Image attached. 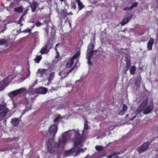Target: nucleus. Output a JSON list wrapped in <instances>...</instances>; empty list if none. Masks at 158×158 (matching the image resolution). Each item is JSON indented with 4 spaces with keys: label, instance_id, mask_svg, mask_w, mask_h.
I'll return each instance as SVG.
<instances>
[{
    "label": "nucleus",
    "instance_id": "nucleus-34",
    "mask_svg": "<svg viewBox=\"0 0 158 158\" xmlns=\"http://www.w3.org/2000/svg\"><path fill=\"white\" fill-rule=\"evenodd\" d=\"M135 70V66H132L130 70V72L131 74H133Z\"/></svg>",
    "mask_w": 158,
    "mask_h": 158
},
{
    "label": "nucleus",
    "instance_id": "nucleus-55",
    "mask_svg": "<svg viewBox=\"0 0 158 158\" xmlns=\"http://www.w3.org/2000/svg\"><path fill=\"white\" fill-rule=\"evenodd\" d=\"M112 157V156H111V155H108L107 156V158H111Z\"/></svg>",
    "mask_w": 158,
    "mask_h": 158
},
{
    "label": "nucleus",
    "instance_id": "nucleus-37",
    "mask_svg": "<svg viewBox=\"0 0 158 158\" xmlns=\"http://www.w3.org/2000/svg\"><path fill=\"white\" fill-rule=\"evenodd\" d=\"M71 8H73L74 10L76 8V3L74 2L71 3Z\"/></svg>",
    "mask_w": 158,
    "mask_h": 158
},
{
    "label": "nucleus",
    "instance_id": "nucleus-12",
    "mask_svg": "<svg viewBox=\"0 0 158 158\" xmlns=\"http://www.w3.org/2000/svg\"><path fill=\"white\" fill-rule=\"evenodd\" d=\"M80 55V52L78 51L71 58L70 60L67 62L66 64V67L68 68H70L73 64L74 59H76Z\"/></svg>",
    "mask_w": 158,
    "mask_h": 158
},
{
    "label": "nucleus",
    "instance_id": "nucleus-36",
    "mask_svg": "<svg viewBox=\"0 0 158 158\" xmlns=\"http://www.w3.org/2000/svg\"><path fill=\"white\" fill-rule=\"evenodd\" d=\"M95 148L98 151H100L102 150L103 148L102 146H97L95 147Z\"/></svg>",
    "mask_w": 158,
    "mask_h": 158
},
{
    "label": "nucleus",
    "instance_id": "nucleus-63",
    "mask_svg": "<svg viewBox=\"0 0 158 158\" xmlns=\"http://www.w3.org/2000/svg\"><path fill=\"white\" fill-rule=\"evenodd\" d=\"M118 157H119V156H115V157H114L113 158H118Z\"/></svg>",
    "mask_w": 158,
    "mask_h": 158
},
{
    "label": "nucleus",
    "instance_id": "nucleus-19",
    "mask_svg": "<svg viewBox=\"0 0 158 158\" xmlns=\"http://www.w3.org/2000/svg\"><path fill=\"white\" fill-rule=\"evenodd\" d=\"M141 76H138L135 80V85L138 88L139 87L141 84Z\"/></svg>",
    "mask_w": 158,
    "mask_h": 158
},
{
    "label": "nucleus",
    "instance_id": "nucleus-17",
    "mask_svg": "<svg viewBox=\"0 0 158 158\" xmlns=\"http://www.w3.org/2000/svg\"><path fill=\"white\" fill-rule=\"evenodd\" d=\"M154 40L153 38H151L148 42L147 45V48L150 50H151L152 49V46L154 43Z\"/></svg>",
    "mask_w": 158,
    "mask_h": 158
},
{
    "label": "nucleus",
    "instance_id": "nucleus-28",
    "mask_svg": "<svg viewBox=\"0 0 158 158\" xmlns=\"http://www.w3.org/2000/svg\"><path fill=\"white\" fill-rule=\"evenodd\" d=\"M8 41L4 39H0V45L2 46L7 43Z\"/></svg>",
    "mask_w": 158,
    "mask_h": 158
},
{
    "label": "nucleus",
    "instance_id": "nucleus-35",
    "mask_svg": "<svg viewBox=\"0 0 158 158\" xmlns=\"http://www.w3.org/2000/svg\"><path fill=\"white\" fill-rule=\"evenodd\" d=\"M75 66H75L74 67L72 68L68 72H66V75H64V77H63L64 78L65 77L67 76L69 73L72 72L73 70H74L75 67Z\"/></svg>",
    "mask_w": 158,
    "mask_h": 158
},
{
    "label": "nucleus",
    "instance_id": "nucleus-49",
    "mask_svg": "<svg viewBox=\"0 0 158 158\" xmlns=\"http://www.w3.org/2000/svg\"><path fill=\"white\" fill-rule=\"evenodd\" d=\"M110 155H111V156H112V157L113 156H114L116 155H115V152H111V154H110Z\"/></svg>",
    "mask_w": 158,
    "mask_h": 158
},
{
    "label": "nucleus",
    "instance_id": "nucleus-2",
    "mask_svg": "<svg viewBox=\"0 0 158 158\" xmlns=\"http://www.w3.org/2000/svg\"><path fill=\"white\" fill-rule=\"evenodd\" d=\"M54 142V138L49 136L47 143V148L48 151L52 155L58 154L59 155L63 152V148H60L59 150H53L52 143ZM60 148H59L60 149Z\"/></svg>",
    "mask_w": 158,
    "mask_h": 158
},
{
    "label": "nucleus",
    "instance_id": "nucleus-24",
    "mask_svg": "<svg viewBox=\"0 0 158 158\" xmlns=\"http://www.w3.org/2000/svg\"><path fill=\"white\" fill-rule=\"evenodd\" d=\"M94 46L93 44H89L88 47V49L87 51V53H89L90 52L92 51L94 49Z\"/></svg>",
    "mask_w": 158,
    "mask_h": 158
},
{
    "label": "nucleus",
    "instance_id": "nucleus-42",
    "mask_svg": "<svg viewBox=\"0 0 158 158\" xmlns=\"http://www.w3.org/2000/svg\"><path fill=\"white\" fill-rule=\"evenodd\" d=\"M6 106L5 104L0 105V111L3 110Z\"/></svg>",
    "mask_w": 158,
    "mask_h": 158
},
{
    "label": "nucleus",
    "instance_id": "nucleus-47",
    "mask_svg": "<svg viewBox=\"0 0 158 158\" xmlns=\"http://www.w3.org/2000/svg\"><path fill=\"white\" fill-rule=\"evenodd\" d=\"M30 72L29 69H28V73L27 74V77H28L30 76Z\"/></svg>",
    "mask_w": 158,
    "mask_h": 158
},
{
    "label": "nucleus",
    "instance_id": "nucleus-58",
    "mask_svg": "<svg viewBox=\"0 0 158 158\" xmlns=\"http://www.w3.org/2000/svg\"><path fill=\"white\" fill-rule=\"evenodd\" d=\"M38 73H40V69L38 70L37 72V74Z\"/></svg>",
    "mask_w": 158,
    "mask_h": 158
},
{
    "label": "nucleus",
    "instance_id": "nucleus-61",
    "mask_svg": "<svg viewBox=\"0 0 158 158\" xmlns=\"http://www.w3.org/2000/svg\"><path fill=\"white\" fill-rule=\"evenodd\" d=\"M60 44H56V47H57V46H59V45Z\"/></svg>",
    "mask_w": 158,
    "mask_h": 158
},
{
    "label": "nucleus",
    "instance_id": "nucleus-57",
    "mask_svg": "<svg viewBox=\"0 0 158 158\" xmlns=\"http://www.w3.org/2000/svg\"><path fill=\"white\" fill-rule=\"evenodd\" d=\"M90 14V12H89V11L87 12V13L86 14V15L87 16H88V15H89Z\"/></svg>",
    "mask_w": 158,
    "mask_h": 158
},
{
    "label": "nucleus",
    "instance_id": "nucleus-3",
    "mask_svg": "<svg viewBox=\"0 0 158 158\" xmlns=\"http://www.w3.org/2000/svg\"><path fill=\"white\" fill-rule=\"evenodd\" d=\"M79 144H78L76 145L74 144V147L72 149L64 152V153L65 155L66 156H69L71 155L76 156L77 155H79L81 152H85L84 149L83 148H81L79 149V148L77 146Z\"/></svg>",
    "mask_w": 158,
    "mask_h": 158
},
{
    "label": "nucleus",
    "instance_id": "nucleus-59",
    "mask_svg": "<svg viewBox=\"0 0 158 158\" xmlns=\"http://www.w3.org/2000/svg\"><path fill=\"white\" fill-rule=\"evenodd\" d=\"M71 86V85H70V84H67L66 85V87H69L70 86Z\"/></svg>",
    "mask_w": 158,
    "mask_h": 158
},
{
    "label": "nucleus",
    "instance_id": "nucleus-21",
    "mask_svg": "<svg viewBox=\"0 0 158 158\" xmlns=\"http://www.w3.org/2000/svg\"><path fill=\"white\" fill-rule=\"evenodd\" d=\"M76 2L77 3L79 10H81L84 8V6L83 5L82 3L80 1V0H76Z\"/></svg>",
    "mask_w": 158,
    "mask_h": 158
},
{
    "label": "nucleus",
    "instance_id": "nucleus-5",
    "mask_svg": "<svg viewBox=\"0 0 158 158\" xmlns=\"http://www.w3.org/2000/svg\"><path fill=\"white\" fill-rule=\"evenodd\" d=\"M48 21L47 20L46 21V19L45 18H42L41 19H40V26L42 24H44L43 22L45 23V27H44L43 28V30H42V31L43 32H44V31L45 32V34H46V35H47L48 38L49 39L50 36L49 35H48Z\"/></svg>",
    "mask_w": 158,
    "mask_h": 158
},
{
    "label": "nucleus",
    "instance_id": "nucleus-48",
    "mask_svg": "<svg viewBox=\"0 0 158 158\" xmlns=\"http://www.w3.org/2000/svg\"><path fill=\"white\" fill-rule=\"evenodd\" d=\"M88 126L87 124L86 123H85L84 124V128L86 129H88Z\"/></svg>",
    "mask_w": 158,
    "mask_h": 158
},
{
    "label": "nucleus",
    "instance_id": "nucleus-15",
    "mask_svg": "<svg viewBox=\"0 0 158 158\" xmlns=\"http://www.w3.org/2000/svg\"><path fill=\"white\" fill-rule=\"evenodd\" d=\"M10 122L12 125L15 127L18 126L20 122L19 119L16 117L14 118L11 119Z\"/></svg>",
    "mask_w": 158,
    "mask_h": 158
},
{
    "label": "nucleus",
    "instance_id": "nucleus-60",
    "mask_svg": "<svg viewBox=\"0 0 158 158\" xmlns=\"http://www.w3.org/2000/svg\"><path fill=\"white\" fill-rule=\"evenodd\" d=\"M45 6H44L42 8H40V10H42V9H44V8H45Z\"/></svg>",
    "mask_w": 158,
    "mask_h": 158
},
{
    "label": "nucleus",
    "instance_id": "nucleus-14",
    "mask_svg": "<svg viewBox=\"0 0 158 158\" xmlns=\"http://www.w3.org/2000/svg\"><path fill=\"white\" fill-rule=\"evenodd\" d=\"M126 65L124 68L122 72L123 73L126 74V72L129 69L131 66V62L130 59L128 57H127L126 59Z\"/></svg>",
    "mask_w": 158,
    "mask_h": 158
},
{
    "label": "nucleus",
    "instance_id": "nucleus-38",
    "mask_svg": "<svg viewBox=\"0 0 158 158\" xmlns=\"http://www.w3.org/2000/svg\"><path fill=\"white\" fill-rule=\"evenodd\" d=\"M127 105L125 104H123V108L122 110L126 112H127Z\"/></svg>",
    "mask_w": 158,
    "mask_h": 158
},
{
    "label": "nucleus",
    "instance_id": "nucleus-50",
    "mask_svg": "<svg viewBox=\"0 0 158 158\" xmlns=\"http://www.w3.org/2000/svg\"><path fill=\"white\" fill-rule=\"evenodd\" d=\"M31 31V29L29 28L28 29H26L25 30V32H30Z\"/></svg>",
    "mask_w": 158,
    "mask_h": 158
},
{
    "label": "nucleus",
    "instance_id": "nucleus-41",
    "mask_svg": "<svg viewBox=\"0 0 158 158\" xmlns=\"http://www.w3.org/2000/svg\"><path fill=\"white\" fill-rule=\"evenodd\" d=\"M138 3L135 2L133 3L132 6H131V7L132 9L133 8L136 7Z\"/></svg>",
    "mask_w": 158,
    "mask_h": 158
},
{
    "label": "nucleus",
    "instance_id": "nucleus-33",
    "mask_svg": "<svg viewBox=\"0 0 158 158\" xmlns=\"http://www.w3.org/2000/svg\"><path fill=\"white\" fill-rule=\"evenodd\" d=\"M38 83V80H36L35 81L34 83H33L32 85L29 88V90H30V89H32V88L35 86L36 84H37Z\"/></svg>",
    "mask_w": 158,
    "mask_h": 158
},
{
    "label": "nucleus",
    "instance_id": "nucleus-6",
    "mask_svg": "<svg viewBox=\"0 0 158 158\" xmlns=\"http://www.w3.org/2000/svg\"><path fill=\"white\" fill-rule=\"evenodd\" d=\"M25 90V88H21L20 89L13 91L9 92L8 94V95L10 97L12 98L15 96H16L18 94L23 93L24 91Z\"/></svg>",
    "mask_w": 158,
    "mask_h": 158
},
{
    "label": "nucleus",
    "instance_id": "nucleus-27",
    "mask_svg": "<svg viewBox=\"0 0 158 158\" xmlns=\"http://www.w3.org/2000/svg\"><path fill=\"white\" fill-rule=\"evenodd\" d=\"M51 36L50 37L53 38L56 33V30L53 27H52Z\"/></svg>",
    "mask_w": 158,
    "mask_h": 158
},
{
    "label": "nucleus",
    "instance_id": "nucleus-44",
    "mask_svg": "<svg viewBox=\"0 0 158 158\" xmlns=\"http://www.w3.org/2000/svg\"><path fill=\"white\" fill-rule=\"evenodd\" d=\"M126 112L124 110H122L121 111H120L119 113V114L121 115H123V114H125V112Z\"/></svg>",
    "mask_w": 158,
    "mask_h": 158
},
{
    "label": "nucleus",
    "instance_id": "nucleus-26",
    "mask_svg": "<svg viewBox=\"0 0 158 158\" xmlns=\"http://www.w3.org/2000/svg\"><path fill=\"white\" fill-rule=\"evenodd\" d=\"M48 91L47 88L44 87H40V94H45Z\"/></svg>",
    "mask_w": 158,
    "mask_h": 158
},
{
    "label": "nucleus",
    "instance_id": "nucleus-62",
    "mask_svg": "<svg viewBox=\"0 0 158 158\" xmlns=\"http://www.w3.org/2000/svg\"><path fill=\"white\" fill-rule=\"evenodd\" d=\"M89 156V155H88L86 156L84 158H88Z\"/></svg>",
    "mask_w": 158,
    "mask_h": 158
},
{
    "label": "nucleus",
    "instance_id": "nucleus-8",
    "mask_svg": "<svg viewBox=\"0 0 158 158\" xmlns=\"http://www.w3.org/2000/svg\"><path fill=\"white\" fill-rule=\"evenodd\" d=\"M57 130V127L56 125H52L48 129L49 137L54 138Z\"/></svg>",
    "mask_w": 158,
    "mask_h": 158
},
{
    "label": "nucleus",
    "instance_id": "nucleus-22",
    "mask_svg": "<svg viewBox=\"0 0 158 158\" xmlns=\"http://www.w3.org/2000/svg\"><path fill=\"white\" fill-rule=\"evenodd\" d=\"M23 8L22 6L16 7L14 8V11L15 12L19 13L23 12Z\"/></svg>",
    "mask_w": 158,
    "mask_h": 158
},
{
    "label": "nucleus",
    "instance_id": "nucleus-56",
    "mask_svg": "<svg viewBox=\"0 0 158 158\" xmlns=\"http://www.w3.org/2000/svg\"><path fill=\"white\" fill-rule=\"evenodd\" d=\"M114 152L115 154V155L119 154L120 153V152Z\"/></svg>",
    "mask_w": 158,
    "mask_h": 158
},
{
    "label": "nucleus",
    "instance_id": "nucleus-29",
    "mask_svg": "<svg viewBox=\"0 0 158 158\" xmlns=\"http://www.w3.org/2000/svg\"><path fill=\"white\" fill-rule=\"evenodd\" d=\"M98 52V51L97 50H93L91 52H90L89 53H87V54L89 55L92 57V56L94 55L96 53Z\"/></svg>",
    "mask_w": 158,
    "mask_h": 158
},
{
    "label": "nucleus",
    "instance_id": "nucleus-11",
    "mask_svg": "<svg viewBox=\"0 0 158 158\" xmlns=\"http://www.w3.org/2000/svg\"><path fill=\"white\" fill-rule=\"evenodd\" d=\"M132 17V15L129 13H126L124 15V18L121 23L122 26L127 23Z\"/></svg>",
    "mask_w": 158,
    "mask_h": 158
},
{
    "label": "nucleus",
    "instance_id": "nucleus-64",
    "mask_svg": "<svg viewBox=\"0 0 158 158\" xmlns=\"http://www.w3.org/2000/svg\"><path fill=\"white\" fill-rule=\"evenodd\" d=\"M55 50H56V52H58L57 49V48H56V47H55Z\"/></svg>",
    "mask_w": 158,
    "mask_h": 158
},
{
    "label": "nucleus",
    "instance_id": "nucleus-18",
    "mask_svg": "<svg viewBox=\"0 0 158 158\" xmlns=\"http://www.w3.org/2000/svg\"><path fill=\"white\" fill-rule=\"evenodd\" d=\"M31 106H32L31 105H30L28 103H27L26 105L25 110L22 111L23 113L22 115H23L26 112H27L30 110H31Z\"/></svg>",
    "mask_w": 158,
    "mask_h": 158
},
{
    "label": "nucleus",
    "instance_id": "nucleus-40",
    "mask_svg": "<svg viewBox=\"0 0 158 158\" xmlns=\"http://www.w3.org/2000/svg\"><path fill=\"white\" fill-rule=\"evenodd\" d=\"M60 117H58V116L56 117L55 118V119L54 120V121L55 122V123H56L57 124V122H59V121L60 120Z\"/></svg>",
    "mask_w": 158,
    "mask_h": 158
},
{
    "label": "nucleus",
    "instance_id": "nucleus-10",
    "mask_svg": "<svg viewBox=\"0 0 158 158\" xmlns=\"http://www.w3.org/2000/svg\"><path fill=\"white\" fill-rule=\"evenodd\" d=\"M64 145H63V139H59L58 143H55L54 144V148H53V150H59L60 148L59 149V148H60L62 147L63 148V152L64 151L63 147Z\"/></svg>",
    "mask_w": 158,
    "mask_h": 158
},
{
    "label": "nucleus",
    "instance_id": "nucleus-31",
    "mask_svg": "<svg viewBox=\"0 0 158 158\" xmlns=\"http://www.w3.org/2000/svg\"><path fill=\"white\" fill-rule=\"evenodd\" d=\"M31 90L32 89H30L29 91L34 94H40V87L37 88L35 89L34 91H32Z\"/></svg>",
    "mask_w": 158,
    "mask_h": 158
},
{
    "label": "nucleus",
    "instance_id": "nucleus-52",
    "mask_svg": "<svg viewBox=\"0 0 158 158\" xmlns=\"http://www.w3.org/2000/svg\"><path fill=\"white\" fill-rule=\"evenodd\" d=\"M35 25L37 27H39L40 26V22H38L36 23Z\"/></svg>",
    "mask_w": 158,
    "mask_h": 158
},
{
    "label": "nucleus",
    "instance_id": "nucleus-51",
    "mask_svg": "<svg viewBox=\"0 0 158 158\" xmlns=\"http://www.w3.org/2000/svg\"><path fill=\"white\" fill-rule=\"evenodd\" d=\"M56 53H57V55L56 56V57L57 58H58L59 57L60 55H59V53L58 52H57Z\"/></svg>",
    "mask_w": 158,
    "mask_h": 158
},
{
    "label": "nucleus",
    "instance_id": "nucleus-13",
    "mask_svg": "<svg viewBox=\"0 0 158 158\" xmlns=\"http://www.w3.org/2000/svg\"><path fill=\"white\" fill-rule=\"evenodd\" d=\"M153 109V104L152 102V104L149 105L144 108L143 111V113L144 114H148L149 113H151L152 112Z\"/></svg>",
    "mask_w": 158,
    "mask_h": 158
},
{
    "label": "nucleus",
    "instance_id": "nucleus-20",
    "mask_svg": "<svg viewBox=\"0 0 158 158\" xmlns=\"http://www.w3.org/2000/svg\"><path fill=\"white\" fill-rule=\"evenodd\" d=\"M8 112V108H6L0 113V116L2 117H5L7 115Z\"/></svg>",
    "mask_w": 158,
    "mask_h": 158
},
{
    "label": "nucleus",
    "instance_id": "nucleus-39",
    "mask_svg": "<svg viewBox=\"0 0 158 158\" xmlns=\"http://www.w3.org/2000/svg\"><path fill=\"white\" fill-rule=\"evenodd\" d=\"M34 60L36 62L39 63L40 62V55L37 56L36 58H35Z\"/></svg>",
    "mask_w": 158,
    "mask_h": 158
},
{
    "label": "nucleus",
    "instance_id": "nucleus-32",
    "mask_svg": "<svg viewBox=\"0 0 158 158\" xmlns=\"http://www.w3.org/2000/svg\"><path fill=\"white\" fill-rule=\"evenodd\" d=\"M23 16L21 15L18 21V23L20 24L21 26H22L23 25L22 22L23 21H24V19L23 18Z\"/></svg>",
    "mask_w": 158,
    "mask_h": 158
},
{
    "label": "nucleus",
    "instance_id": "nucleus-4",
    "mask_svg": "<svg viewBox=\"0 0 158 158\" xmlns=\"http://www.w3.org/2000/svg\"><path fill=\"white\" fill-rule=\"evenodd\" d=\"M150 142L144 143L142 145L139 146L137 149L139 153H142L148 149L150 144Z\"/></svg>",
    "mask_w": 158,
    "mask_h": 158
},
{
    "label": "nucleus",
    "instance_id": "nucleus-23",
    "mask_svg": "<svg viewBox=\"0 0 158 158\" xmlns=\"http://www.w3.org/2000/svg\"><path fill=\"white\" fill-rule=\"evenodd\" d=\"M55 73V72H51L49 74V76L48 77V80L49 82H51L53 80L54 77Z\"/></svg>",
    "mask_w": 158,
    "mask_h": 158
},
{
    "label": "nucleus",
    "instance_id": "nucleus-25",
    "mask_svg": "<svg viewBox=\"0 0 158 158\" xmlns=\"http://www.w3.org/2000/svg\"><path fill=\"white\" fill-rule=\"evenodd\" d=\"M86 56V59L88 60V64L89 66H91L93 64V63L90 61L92 57L90 56L89 55H88L87 54Z\"/></svg>",
    "mask_w": 158,
    "mask_h": 158
},
{
    "label": "nucleus",
    "instance_id": "nucleus-46",
    "mask_svg": "<svg viewBox=\"0 0 158 158\" xmlns=\"http://www.w3.org/2000/svg\"><path fill=\"white\" fill-rule=\"evenodd\" d=\"M27 10H26L24 11L23 13V14L22 15V16H24L26 14H27Z\"/></svg>",
    "mask_w": 158,
    "mask_h": 158
},
{
    "label": "nucleus",
    "instance_id": "nucleus-53",
    "mask_svg": "<svg viewBox=\"0 0 158 158\" xmlns=\"http://www.w3.org/2000/svg\"><path fill=\"white\" fill-rule=\"evenodd\" d=\"M18 106V105L17 104H14V108H15Z\"/></svg>",
    "mask_w": 158,
    "mask_h": 158
},
{
    "label": "nucleus",
    "instance_id": "nucleus-54",
    "mask_svg": "<svg viewBox=\"0 0 158 158\" xmlns=\"http://www.w3.org/2000/svg\"><path fill=\"white\" fill-rule=\"evenodd\" d=\"M136 115H135L134 116V117L132 118H131V119H130V121H132V120H133L134 118H135V117H136Z\"/></svg>",
    "mask_w": 158,
    "mask_h": 158
},
{
    "label": "nucleus",
    "instance_id": "nucleus-45",
    "mask_svg": "<svg viewBox=\"0 0 158 158\" xmlns=\"http://www.w3.org/2000/svg\"><path fill=\"white\" fill-rule=\"evenodd\" d=\"M7 29V27L6 26H5L4 28L2 29L1 31L0 32H3L4 31H5V30H6Z\"/></svg>",
    "mask_w": 158,
    "mask_h": 158
},
{
    "label": "nucleus",
    "instance_id": "nucleus-43",
    "mask_svg": "<svg viewBox=\"0 0 158 158\" xmlns=\"http://www.w3.org/2000/svg\"><path fill=\"white\" fill-rule=\"evenodd\" d=\"M132 9L131 6L130 7H126L123 9L124 10H130Z\"/></svg>",
    "mask_w": 158,
    "mask_h": 158
},
{
    "label": "nucleus",
    "instance_id": "nucleus-30",
    "mask_svg": "<svg viewBox=\"0 0 158 158\" xmlns=\"http://www.w3.org/2000/svg\"><path fill=\"white\" fill-rule=\"evenodd\" d=\"M48 70L47 69H44L40 71V74L41 76H43L44 75H46L47 72L48 71Z\"/></svg>",
    "mask_w": 158,
    "mask_h": 158
},
{
    "label": "nucleus",
    "instance_id": "nucleus-1",
    "mask_svg": "<svg viewBox=\"0 0 158 158\" xmlns=\"http://www.w3.org/2000/svg\"><path fill=\"white\" fill-rule=\"evenodd\" d=\"M70 138H72L75 145L80 144L81 142L80 134L78 132L73 130L64 132L62 135V139L63 143L65 145L67 141Z\"/></svg>",
    "mask_w": 158,
    "mask_h": 158
},
{
    "label": "nucleus",
    "instance_id": "nucleus-9",
    "mask_svg": "<svg viewBox=\"0 0 158 158\" xmlns=\"http://www.w3.org/2000/svg\"><path fill=\"white\" fill-rule=\"evenodd\" d=\"M52 47V45L49 43V42L47 43L41 49L40 53L41 54H47L49 52L50 49Z\"/></svg>",
    "mask_w": 158,
    "mask_h": 158
},
{
    "label": "nucleus",
    "instance_id": "nucleus-7",
    "mask_svg": "<svg viewBox=\"0 0 158 158\" xmlns=\"http://www.w3.org/2000/svg\"><path fill=\"white\" fill-rule=\"evenodd\" d=\"M148 102V98L144 100L142 103L140 105L137 109L136 110L135 113L137 114L140 113L142 111L144 108L147 106Z\"/></svg>",
    "mask_w": 158,
    "mask_h": 158
},
{
    "label": "nucleus",
    "instance_id": "nucleus-16",
    "mask_svg": "<svg viewBox=\"0 0 158 158\" xmlns=\"http://www.w3.org/2000/svg\"><path fill=\"white\" fill-rule=\"evenodd\" d=\"M37 6V3L36 2L34 1L30 5V7L31 8V11L34 12L35 11Z\"/></svg>",
    "mask_w": 158,
    "mask_h": 158
}]
</instances>
